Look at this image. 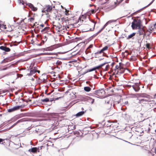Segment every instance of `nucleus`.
I'll list each match as a JSON object with an SVG mask.
<instances>
[{
  "label": "nucleus",
  "mask_w": 156,
  "mask_h": 156,
  "mask_svg": "<svg viewBox=\"0 0 156 156\" xmlns=\"http://www.w3.org/2000/svg\"><path fill=\"white\" fill-rule=\"evenodd\" d=\"M123 64L120 62L116 64L114 62H112L111 64V71L112 72L114 71V73L116 75L119 76L125 72V69L123 67Z\"/></svg>",
  "instance_id": "f257e3e1"
},
{
  "label": "nucleus",
  "mask_w": 156,
  "mask_h": 156,
  "mask_svg": "<svg viewBox=\"0 0 156 156\" xmlns=\"http://www.w3.org/2000/svg\"><path fill=\"white\" fill-rule=\"evenodd\" d=\"M86 16V20L84 21V30L86 31L93 30L95 27L96 23L93 20H90L89 19V16L85 15Z\"/></svg>",
  "instance_id": "f03ea898"
},
{
  "label": "nucleus",
  "mask_w": 156,
  "mask_h": 156,
  "mask_svg": "<svg viewBox=\"0 0 156 156\" xmlns=\"http://www.w3.org/2000/svg\"><path fill=\"white\" fill-rule=\"evenodd\" d=\"M122 1H108L106 3L107 8L110 9H112L115 8L119 5Z\"/></svg>",
  "instance_id": "7ed1b4c3"
},
{
  "label": "nucleus",
  "mask_w": 156,
  "mask_h": 156,
  "mask_svg": "<svg viewBox=\"0 0 156 156\" xmlns=\"http://www.w3.org/2000/svg\"><path fill=\"white\" fill-rule=\"evenodd\" d=\"M86 20V16L84 15H82L79 17L78 18L73 17V19L72 20V22L73 24H76L78 23H82Z\"/></svg>",
  "instance_id": "20e7f679"
},
{
  "label": "nucleus",
  "mask_w": 156,
  "mask_h": 156,
  "mask_svg": "<svg viewBox=\"0 0 156 156\" xmlns=\"http://www.w3.org/2000/svg\"><path fill=\"white\" fill-rule=\"evenodd\" d=\"M56 5L52 4L51 5H47L45 6L44 7L43 9L42 12L46 14H48L49 12H51L52 8H55Z\"/></svg>",
  "instance_id": "39448f33"
},
{
  "label": "nucleus",
  "mask_w": 156,
  "mask_h": 156,
  "mask_svg": "<svg viewBox=\"0 0 156 156\" xmlns=\"http://www.w3.org/2000/svg\"><path fill=\"white\" fill-rule=\"evenodd\" d=\"M141 21L138 19H134L132 23V27L133 29L139 28L141 27Z\"/></svg>",
  "instance_id": "423d86ee"
},
{
  "label": "nucleus",
  "mask_w": 156,
  "mask_h": 156,
  "mask_svg": "<svg viewBox=\"0 0 156 156\" xmlns=\"http://www.w3.org/2000/svg\"><path fill=\"white\" fill-rule=\"evenodd\" d=\"M25 1H18V3L20 4H22L24 6L25 5H28L33 11H36L37 10V7H34L33 4L30 3H27L26 2H25Z\"/></svg>",
  "instance_id": "0eeeda50"
},
{
  "label": "nucleus",
  "mask_w": 156,
  "mask_h": 156,
  "mask_svg": "<svg viewBox=\"0 0 156 156\" xmlns=\"http://www.w3.org/2000/svg\"><path fill=\"white\" fill-rule=\"evenodd\" d=\"M127 86L129 87H132L134 90L136 92L139 91L140 89L139 83H135L134 85H127Z\"/></svg>",
  "instance_id": "6e6552de"
},
{
  "label": "nucleus",
  "mask_w": 156,
  "mask_h": 156,
  "mask_svg": "<svg viewBox=\"0 0 156 156\" xmlns=\"http://www.w3.org/2000/svg\"><path fill=\"white\" fill-rule=\"evenodd\" d=\"M112 100L111 99L105 101L104 105V107L105 110H109L112 106Z\"/></svg>",
  "instance_id": "1a4fd4ad"
},
{
  "label": "nucleus",
  "mask_w": 156,
  "mask_h": 156,
  "mask_svg": "<svg viewBox=\"0 0 156 156\" xmlns=\"http://www.w3.org/2000/svg\"><path fill=\"white\" fill-rule=\"evenodd\" d=\"M53 29H55L57 32H60V30L62 28V26L58 23H55L53 22Z\"/></svg>",
  "instance_id": "9d476101"
},
{
  "label": "nucleus",
  "mask_w": 156,
  "mask_h": 156,
  "mask_svg": "<svg viewBox=\"0 0 156 156\" xmlns=\"http://www.w3.org/2000/svg\"><path fill=\"white\" fill-rule=\"evenodd\" d=\"M24 105H21L14 107L13 108L7 109V111L9 112H11L15 111L19 109L20 108H23Z\"/></svg>",
  "instance_id": "9b49d317"
},
{
  "label": "nucleus",
  "mask_w": 156,
  "mask_h": 156,
  "mask_svg": "<svg viewBox=\"0 0 156 156\" xmlns=\"http://www.w3.org/2000/svg\"><path fill=\"white\" fill-rule=\"evenodd\" d=\"M105 94V91L102 90H96L95 92V94L100 98L103 97Z\"/></svg>",
  "instance_id": "f8f14e48"
},
{
  "label": "nucleus",
  "mask_w": 156,
  "mask_h": 156,
  "mask_svg": "<svg viewBox=\"0 0 156 156\" xmlns=\"http://www.w3.org/2000/svg\"><path fill=\"white\" fill-rule=\"evenodd\" d=\"M138 103L144 106L147 104H148V101L147 100L144 99H138Z\"/></svg>",
  "instance_id": "ddd939ff"
},
{
  "label": "nucleus",
  "mask_w": 156,
  "mask_h": 156,
  "mask_svg": "<svg viewBox=\"0 0 156 156\" xmlns=\"http://www.w3.org/2000/svg\"><path fill=\"white\" fill-rule=\"evenodd\" d=\"M139 29L138 33L140 35H144V33L145 29L144 27L142 28L141 27H140L138 28Z\"/></svg>",
  "instance_id": "4468645a"
},
{
  "label": "nucleus",
  "mask_w": 156,
  "mask_h": 156,
  "mask_svg": "<svg viewBox=\"0 0 156 156\" xmlns=\"http://www.w3.org/2000/svg\"><path fill=\"white\" fill-rule=\"evenodd\" d=\"M4 45H5V44ZM0 49L6 52H9L11 51L10 48L7 47L6 45L0 46Z\"/></svg>",
  "instance_id": "2eb2a0df"
},
{
  "label": "nucleus",
  "mask_w": 156,
  "mask_h": 156,
  "mask_svg": "<svg viewBox=\"0 0 156 156\" xmlns=\"http://www.w3.org/2000/svg\"><path fill=\"white\" fill-rule=\"evenodd\" d=\"M113 21L112 20H110V21H108V22H107L105 24L104 26L101 29H100L97 33V34H98L99 33H100V32H101L104 29L105 27H106V26L109 23H112V22Z\"/></svg>",
  "instance_id": "dca6fc26"
},
{
  "label": "nucleus",
  "mask_w": 156,
  "mask_h": 156,
  "mask_svg": "<svg viewBox=\"0 0 156 156\" xmlns=\"http://www.w3.org/2000/svg\"><path fill=\"white\" fill-rule=\"evenodd\" d=\"M12 58L9 57V58H7L4 59L1 62V63H5L6 62H9L12 61Z\"/></svg>",
  "instance_id": "f3484780"
},
{
  "label": "nucleus",
  "mask_w": 156,
  "mask_h": 156,
  "mask_svg": "<svg viewBox=\"0 0 156 156\" xmlns=\"http://www.w3.org/2000/svg\"><path fill=\"white\" fill-rule=\"evenodd\" d=\"M108 47L107 46H105L104 47L102 48L101 50L99 51H98L95 53V54H100L102 53H103L104 51H105L107 50L108 49Z\"/></svg>",
  "instance_id": "a211bd4d"
},
{
  "label": "nucleus",
  "mask_w": 156,
  "mask_h": 156,
  "mask_svg": "<svg viewBox=\"0 0 156 156\" xmlns=\"http://www.w3.org/2000/svg\"><path fill=\"white\" fill-rule=\"evenodd\" d=\"M38 149V148L36 147H33L31 149H29L28 150V151L29 152H32L33 153H34L35 152H36L37 151Z\"/></svg>",
  "instance_id": "6ab92c4d"
},
{
  "label": "nucleus",
  "mask_w": 156,
  "mask_h": 156,
  "mask_svg": "<svg viewBox=\"0 0 156 156\" xmlns=\"http://www.w3.org/2000/svg\"><path fill=\"white\" fill-rule=\"evenodd\" d=\"M155 24L153 25H150L149 27L148 30L149 31H151V32L153 31L155 28Z\"/></svg>",
  "instance_id": "aec40b11"
},
{
  "label": "nucleus",
  "mask_w": 156,
  "mask_h": 156,
  "mask_svg": "<svg viewBox=\"0 0 156 156\" xmlns=\"http://www.w3.org/2000/svg\"><path fill=\"white\" fill-rule=\"evenodd\" d=\"M21 42V41H15L14 42H12V44H10V46H12V45L16 46L19 44Z\"/></svg>",
  "instance_id": "412c9836"
},
{
  "label": "nucleus",
  "mask_w": 156,
  "mask_h": 156,
  "mask_svg": "<svg viewBox=\"0 0 156 156\" xmlns=\"http://www.w3.org/2000/svg\"><path fill=\"white\" fill-rule=\"evenodd\" d=\"M36 72V70L34 69H31L30 73L29 74V75H33Z\"/></svg>",
  "instance_id": "4be33fe9"
},
{
  "label": "nucleus",
  "mask_w": 156,
  "mask_h": 156,
  "mask_svg": "<svg viewBox=\"0 0 156 156\" xmlns=\"http://www.w3.org/2000/svg\"><path fill=\"white\" fill-rule=\"evenodd\" d=\"M108 63V62H105L104 63L98 66L95 67V69L96 70L98 69H100L102 67V66H103L104 65H105V64H106Z\"/></svg>",
  "instance_id": "5701e85b"
},
{
  "label": "nucleus",
  "mask_w": 156,
  "mask_h": 156,
  "mask_svg": "<svg viewBox=\"0 0 156 156\" xmlns=\"http://www.w3.org/2000/svg\"><path fill=\"white\" fill-rule=\"evenodd\" d=\"M151 32H151V31H149V30L148 29L147 30L145 29L144 36H149Z\"/></svg>",
  "instance_id": "b1692460"
},
{
  "label": "nucleus",
  "mask_w": 156,
  "mask_h": 156,
  "mask_svg": "<svg viewBox=\"0 0 156 156\" xmlns=\"http://www.w3.org/2000/svg\"><path fill=\"white\" fill-rule=\"evenodd\" d=\"M96 11L94 10V9H92L90 11H89L88 12H87V15L86 14L87 16H89V15H90L91 14V13L92 14H94L95 12H96Z\"/></svg>",
  "instance_id": "393cba45"
},
{
  "label": "nucleus",
  "mask_w": 156,
  "mask_h": 156,
  "mask_svg": "<svg viewBox=\"0 0 156 156\" xmlns=\"http://www.w3.org/2000/svg\"><path fill=\"white\" fill-rule=\"evenodd\" d=\"M84 113V111H81L76 114V116L77 117H80Z\"/></svg>",
  "instance_id": "a878e982"
},
{
  "label": "nucleus",
  "mask_w": 156,
  "mask_h": 156,
  "mask_svg": "<svg viewBox=\"0 0 156 156\" xmlns=\"http://www.w3.org/2000/svg\"><path fill=\"white\" fill-rule=\"evenodd\" d=\"M84 90L85 91L87 92H89L91 90V89L89 87H84Z\"/></svg>",
  "instance_id": "bb28decb"
},
{
  "label": "nucleus",
  "mask_w": 156,
  "mask_h": 156,
  "mask_svg": "<svg viewBox=\"0 0 156 156\" xmlns=\"http://www.w3.org/2000/svg\"><path fill=\"white\" fill-rule=\"evenodd\" d=\"M136 34V33H133L132 34H131L128 35V37H127V39H129L131 38H132V37H134V36H135Z\"/></svg>",
  "instance_id": "cd10ccee"
},
{
  "label": "nucleus",
  "mask_w": 156,
  "mask_h": 156,
  "mask_svg": "<svg viewBox=\"0 0 156 156\" xmlns=\"http://www.w3.org/2000/svg\"><path fill=\"white\" fill-rule=\"evenodd\" d=\"M93 45L92 44L90 45L87 48V49L86 50L85 52L87 53V52H91L90 50H89V49L92 48L93 47Z\"/></svg>",
  "instance_id": "c85d7f7f"
},
{
  "label": "nucleus",
  "mask_w": 156,
  "mask_h": 156,
  "mask_svg": "<svg viewBox=\"0 0 156 156\" xmlns=\"http://www.w3.org/2000/svg\"><path fill=\"white\" fill-rule=\"evenodd\" d=\"M96 69H95V68H93L92 69H89L86 72H84L83 74H82L83 75H84V74H86V73L88 72H91V71H94V70H95Z\"/></svg>",
  "instance_id": "c756f323"
},
{
  "label": "nucleus",
  "mask_w": 156,
  "mask_h": 156,
  "mask_svg": "<svg viewBox=\"0 0 156 156\" xmlns=\"http://www.w3.org/2000/svg\"><path fill=\"white\" fill-rule=\"evenodd\" d=\"M53 2L54 3H55L54 4H53V5H56V6H55V7H57V6H61L62 7V5H60V3H59V2H56L55 1H53Z\"/></svg>",
  "instance_id": "7c9ffc66"
},
{
  "label": "nucleus",
  "mask_w": 156,
  "mask_h": 156,
  "mask_svg": "<svg viewBox=\"0 0 156 156\" xmlns=\"http://www.w3.org/2000/svg\"><path fill=\"white\" fill-rule=\"evenodd\" d=\"M49 27H45L43 29H42L41 30V32L46 33L47 30L49 29Z\"/></svg>",
  "instance_id": "2f4dec72"
},
{
  "label": "nucleus",
  "mask_w": 156,
  "mask_h": 156,
  "mask_svg": "<svg viewBox=\"0 0 156 156\" xmlns=\"http://www.w3.org/2000/svg\"><path fill=\"white\" fill-rule=\"evenodd\" d=\"M110 68V66L108 64H107L106 65L105 69H103L104 71H107Z\"/></svg>",
  "instance_id": "473e14b6"
},
{
  "label": "nucleus",
  "mask_w": 156,
  "mask_h": 156,
  "mask_svg": "<svg viewBox=\"0 0 156 156\" xmlns=\"http://www.w3.org/2000/svg\"><path fill=\"white\" fill-rule=\"evenodd\" d=\"M34 26H35V28L36 29L37 28L38 29H40V27H44V25L43 24H41L40 25H39V26H38L37 27H36V26L35 25V24H34Z\"/></svg>",
  "instance_id": "72a5a7b5"
},
{
  "label": "nucleus",
  "mask_w": 156,
  "mask_h": 156,
  "mask_svg": "<svg viewBox=\"0 0 156 156\" xmlns=\"http://www.w3.org/2000/svg\"><path fill=\"white\" fill-rule=\"evenodd\" d=\"M150 43H147L145 46L148 49H149L151 48L150 47Z\"/></svg>",
  "instance_id": "f704fd0d"
},
{
  "label": "nucleus",
  "mask_w": 156,
  "mask_h": 156,
  "mask_svg": "<svg viewBox=\"0 0 156 156\" xmlns=\"http://www.w3.org/2000/svg\"><path fill=\"white\" fill-rule=\"evenodd\" d=\"M42 101L43 102H48L49 101V99L48 98H46L42 100Z\"/></svg>",
  "instance_id": "c9c22d12"
},
{
  "label": "nucleus",
  "mask_w": 156,
  "mask_h": 156,
  "mask_svg": "<svg viewBox=\"0 0 156 156\" xmlns=\"http://www.w3.org/2000/svg\"><path fill=\"white\" fill-rule=\"evenodd\" d=\"M63 97H64L63 96H60L59 97H58V98H54V100H58L59 98H63Z\"/></svg>",
  "instance_id": "e433bc0d"
},
{
  "label": "nucleus",
  "mask_w": 156,
  "mask_h": 156,
  "mask_svg": "<svg viewBox=\"0 0 156 156\" xmlns=\"http://www.w3.org/2000/svg\"><path fill=\"white\" fill-rule=\"evenodd\" d=\"M154 1H152L151 2H150V3H149L147 5V6H146L144 7V8H145L146 7H147L148 6H149L151 4H152L153 3Z\"/></svg>",
  "instance_id": "4c0bfd02"
},
{
  "label": "nucleus",
  "mask_w": 156,
  "mask_h": 156,
  "mask_svg": "<svg viewBox=\"0 0 156 156\" xmlns=\"http://www.w3.org/2000/svg\"><path fill=\"white\" fill-rule=\"evenodd\" d=\"M34 18H31L29 19V20L31 22H32L34 20Z\"/></svg>",
  "instance_id": "58836bf2"
},
{
  "label": "nucleus",
  "mask_w": 156,
  "mask_h": 156,
  "mask_svg": "<svg viewBox=\"0 0 156 156\" xmlns=\"http://www.w3.org/2000/svg\"><path fill=\"white\" fill-rule=\"evenodd\" d=\"M44 41L43 40H42V42L40 44H38V45L39 46H41V45H43V44H44Z\"/></svg>",
  "instance_id": "ea45409f"
},
{
  "label": "nucleus",
  "mask_w": 156,
  "mask_h": 156,
  "mask_svg": "<svg viewBox=\"0 0 156 156\" xmlns=\"http://www.w3.org/2000/svg\"><path fill=\"white\" fill-rule=\"evenodd\" d=\"M69 12V10H67V9H66L65 11V14L66 15H68L69 14L68 12Z\"/></svg>",
  "instance_id": "a19ab883"
},
{
  "label": "nucleus",
  "mask_w": 156,
  "mask_h": 156,
  "mask_svg": "<svg viewBox=\"0 0 156 156\" xmlns=\"http://www.w3.org/2000/svg\"><path fill=\"white\" fill-rule=\"evenodd\" d=\"M56 63L57 64H58L60 65L61 64V62L60 61H58L56 62Z\"/></svg>",
  "instance_id": "79ce46f5"
},
{
  "label": "nucleus",
  "mask_w": 156,
  "mask_h": 156,
  "mask_svg": "<svg viewBox=\"0 0 156 156\" xmlns=\"http://www.w3.org/2000/svg\"><path fill=\"white\" fill-rule=\"evenodd\" d=\"M4 140V139H3L1 138H0V143H1V142H2Z\"/></svg>",
  "instance_id": "37998d69"
},
{
  "label": "nucleus",
  "mask_w": 156,
  "mask_h": 156,
  "mask_svg": "<svg viewBox=\"0 0 156 156\" xmlns=\"http://www.w3.org/2000/svg\"><path fill=\"white\" fill-rule=\"evenodd\" d=\"M73 127V128H72V129H75L76 128V127L74 126H70V127Z\"/></svg>",
  "instance_id": "c03bdc74"
},
{
  "label": "nucleus",
  "mask_w": 156,
  "mask_h": 156,
  "mask_svg": "<svg viewBox=\"0 0 156 156\" xmlns=\"http://www.w3.org/2000/svg\"><path fill=\"white\" fill-rule=\"evenodd\" d=\"M128 85H134V84H133V83L131 82H129L128 83Z\"/></svg>",
  "instance_id": "a18cd8bd"
},
{
  "label": "nucleus",
  "mask_w": 156,
  "mask_h": 156,
  "mask_svg": "<svg viewBox=\"0 0 156 156\" xmlns=\"http://www.w3.org/2000/svg\"><path fill=\"white\" fill-rule=\"evenodd\" d=\"M47 54L48 55H52V53H47Z\"/></svg>",
  "instance_id": "49530a36"
},
{
  "label": "nucleus",
  "mask_w": 156,
  "mask_h": 156,
  "mask_svg": "<svg viewBox=\"0 0 156 156\" xmlns=\"http://www.w3.org/2000/svg\"><path fill=\"white\" fill-rule=\"evenodd\" d=\"M93 5H93V4H90L89 5V6L90 7H91V6H93Z\"/></svg>",
  "instance_id": "de8ad7c7"
},
{
  "label": "nucleus",
  "mask_w": 156,
  "mask_h": 156,
  "mask_svg": "<svg viewBox=\"0 0 156 156\" xmlns=\"http://www.w3.org/2000/svg\"><path fill=\"white\" fill-rule=\"evenodd\" d=\"M154 153L156 154V148L154 150Z\"/></svg>",
  "instance_id": "09e8293b"
},
{
  "label": "nucleus",
  "mask_w": 156,
  "mask_h": 156,
  "mask_svg": "<svg viewBox=\"0 0 156 156\" xmlns=\"http://www.w3.org/2000/svg\"><path fill=\"white\" fill-rule=\"evenodd\" d=\"M37 72L38 73H40V71H37V70H36V72Z\"/></svg>",
  "instance_id": "8fccbe9b"
},
{
  "label": "nucleus",
  "mask_w": 156,
  "mask_h": 156,
  "mask_svg": "<svg viewBox=\"0 0 156 156\" xmlns=\"http://www.w3.org/2000/svg\"><path fill=\"white\" fill-rule=\"evenodd\" d=\"M7 69L6 68H5V69H3V70H5V69Z\"/></svg>",
  "instance_id": "3c124183"
},
{
  "label": "nucleus",
  "mask_w": 156,
  "mask_h": 156,
  "mask_svg": "<svg viewBox=\"0 0 156 156\" xmlns=\"http://www.w3.org/2000/svg\"><path fill=\"white\" fill-rule=\"evenodd\" d=\"M2 116V115L0 114V116Z\"/></svg>",
  "instance_id": "603ef678"
},
{
  "label": "nucleus",
  "mask_w": 156,
  "mask_h": 156,
  "mask_svg": "<svg viewBox=\"0 0 156 156\" xmlns=\"http://www.w3.org/2000/svg\"><path fill=\"white\" fill-rule=\"evenodd\" d=\"M29 101H31V100H29Z\"/></svg>",
  "instance_id": "864d4df0"
},
{
  "label": "nucleus",
  "mask_w": 156,
  "mask_h": 156,
  "mask_svg": "<svg viewBox=\"0 0 156 156\" xmlns=\"http://www.w3.org/2000/svg\"><path fill=\"white\" fill-rule=\"evenodd\" d=\"M50 93H48L47 94H49Z\"/></svg>",
  "instance_id": "5fc2aeb1"
},
{
  "label": "nucleus",
  "mask_w": 156,
  "mask_h": 156,
  "mask_svg": "<svg viewBox=\"0 0 156 156\" xmlns=\"http://www.w3.org/2000/svg\"><path fill=\"white\" fill-rule=\"evenodd\" d=\"M134 96H135V94H134Z\"/></svg>",
  "instance_id": "6e6d98bb"
}]
</instances>
